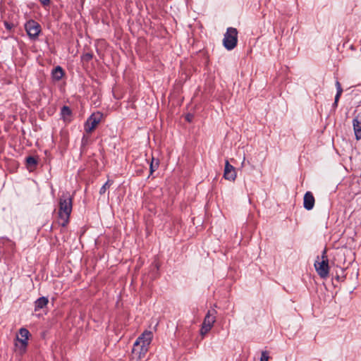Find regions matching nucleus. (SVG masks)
I'll list each match as a JSON object with an SVG mask.
<instances>
[{
	"label": "nucleus",
	"mask_w": 361,
	"mask_h": 361,
	"mask_svg": "<svg viewBox=\"0 0 361 361\" xmlns=\"http://www.w3.org/2000/svg\"><path fill=\"white\" fill-rule=\"evenodd\" d=\"M59 218L61 220L60 225L65 227L69 222L73 209V197L68 192H63L59 199Z\"/></svg>",
	"instance_id": "nucleus-1"
},
{
	"label": "nucleus",
	"mask_w": 361,
	"mask_h": 361,
	"mask_svg": "<svg viewBox=\"0 0 361 361\" xmlns=\"http://www.w3.org/2000/svg\"><path fill=\"white\" fill-rule=\"evenodd\" d=\"M238 31L236 28L229 27L224 35L223 45L228 51L235 49L238 44Z\"/></svg>",
	"instance_id": "nucleus-2"
},
{
	"label": "nucleus",
	"mask_w": 361,
	"mask_h": 361,
	"mask_svg": "<svg viewBox=\"0 0 361 361\" xmlns=\"http://www.w3.org/2000/svg\"><path fill=\"white\" fill-rule=\"evenodd\" d=\"M314 267L318 275L322 279H326L328 277L329 273V266L326 250L322 252V261L319 262L317 260L314 263Z\"/></svg>",
	"instance_id": "nucleus-3"
},
{
	"label": "nucleus",
	"mask_w": 361,
	"mask_h": 361,
	"mask_svg": "<svg viewBox=\"0 0 361 361\" xmlns=\"http://www.w3.org/2000/svg\"><path fill=\"white\" fill-rule=\"evenodd\" d=\"M148 350L149 348L146 347V345L135 342L132 349V358L135 360L145 359Z\"/></svg>",
	"instance_id": "nucleus-4"
},
{
	"label": "nucleus",
	"mask_w": 361,
	"mask_h": 361,
	"mask_svg": "<svg viewBox=\"0 0 361 361\" xmlns=\"http://www.w3.org/2000/svg\"><path fill=\"white\" fill-rule=\"evenodd\" d=\"M25 29L30 38L32 39H37L41 32L40 25L33 20H30L25 23Z\"/></svg>",
	"instance_id": "nucleus-5"
},
{
	"label": "nucleus",
	"mask_w": 361,
	"mask_h": 361,
	"mask_svg": "<svg viewBox=\"0 0 361 361\" xmlns=\"http://www.w3.org/2000/svg\"><path fill=\"white\" fill-rule=\"evenodd\" d=\"M103 114L100 112L92 114L85 124V130L87 133L93 131L101 121Z\"/></svg>",
	"instance_id": "nucleus-6"
},
{
	"label": "nucleus",
	"mask_w": 361,
	"mask_h": 361,
	"mask_svg": "<svg viewBox=\"0 0 361 361\" xmlns=\"http://www.w3.org/2000/svg\"><path fill=\"white\" fill-rule=\"evenodd\" d=\"M224 177L225 179L231 181H233L236 178L235 169L230 164L228 160L225 163Z\"/></svg>",
	"instance_id": "nucleus-7"
},
{
	"label": "nucleus",
	"mask_w": 361,
	"mask_h": 361,
	"mask_svg": "<svg viewBox=\"0 0 361 361\" xmlns=\"http://www.w3.org/2000/svg\"><path fill=\"white\" fill-rule=\"evenodd\" d=\"M152 332L151 331L146 330L136 339L135 342L140 343L143 345H146V347L149 348L152 341Z\"/></svg>",
	"instance_id": "nucleus-8"
},
{
	"label": "nucleus",
	"mask_w": 361,
	"mask_h": 361,
	"mask_svg": "<svg viewBox=\"0 0 361 361\" xmlns=\"http://www.w3.org/2000/svg\"><path fill=\"white\" fill-rule=\"evenodd\" d=\"M314 197L310 191L307 192L304 195L303 206L307 210H311L314 205Z\"/></svg>",
	"instance_id": "nucleus-9"
},
{
	"label": "nucleus",
	"mask_w": 361,
	"mask_h": 361,
	"mask_svg": "<svg viewBox=\"0 0 361 361\" xmlns=\"http://www.w3.org/2000/svg\"><path fill=\"white\" fill-rule=\"evenodd\" d=\"M216 310H209L204 319L202 324L207 326L208 327L212 328L214 322H216Z\"/></svg>",
	"instance_id": "nucleus-10"
},
{
	"label": "nucleus",
	"mask_w": 361,
	"mask_h": 361,
	"mask_svg": "<svg viewBox=\"0 0 361 361\" xmlns=\"http://www.w3.org/2000/svg\"><path fill=\"white\" fill-rule=\"evenodd\" d=\"M353 126L355 135V138L357 140L361 139V117L356 116L353 120Z\"/></svg>",
	"instance_id": "nucleus-11"
},
{
	"label": "nucleus",
	"mask_w": 361,
	"mask_h": 361,
	"mask_svg": "<svg viewBox=\"0 0 361 361\" xmlns=\"http://www.w3.org/2000/svg\"><path fill=\"white\" fill-rule=\"evenodd\" d=\"M48 302L49 299L47 297L42 296L39 298L35 302V311L37 312L44 308L48 305Z\"/></svg>",
	"instance_id": "nucleus-12"
},
{
	"label": "nucleus",
	"mask_w": 361,
	"mask_h": 361,
	"mask_svg": "<svg viewBox=\"0 0 361 361\" xmlns=\"http://www.w3.org/2000/svg\"><path fill=\"white\" fill-rule=\"evenodd\" d=\"M335 85L336 87V94L335 96L334 102L332 104V108L334 109L337 108L339 99L343 93V88L338 80L336 81Z\"/></svg>",
	"instance_id": "nucleus-13"
},
{
	"label": "nucleus",
	"mask_w": 361,
	"mask_h": 361,
	"mask_svg": "<svg viewBox=\"0 0 361 361\" xmlns=\"http://www.w3.org/2000/svg\"><path fill=\"white\" fill-rule=\"evenodd\" d=\"M64 74V71L60 66H57L51 71L52 78L56 81L61 80Z\"/></svg>",
	"instance_id": "nucleus-14"
},
{
	"label": "nucleus",
	"mask_w": 361,
	"mask_h": 361,
	"mask_svg": "<svg viewBox=\"0 0 361 361\" xmlns=\"http://www.w3.org/2000/svg\"><path fill=\"white\" fill-rule=\"evenodd\" d=\"M20 335L22 337L21 339H18V341L21 343L22 345L25 348L27 345V339L30 335V332L27 329L25 328H21L20 329Z\"/></svg>",
	"instance_id": "nucleus-15"
},
{
	"label": "nucleus",
	"mask_w": 361,
	"mask_h": 361,
	"mask_svg": "<svg viewBox=\"0 0 361 361\" xmlns=\"http://www.w3.org/2000/svg\"><path fill=\"white\" fill-rule=\"evenodd\" d=\"M159 165V159H154V158L152 159V161L149 165L150 169V173L152 174L154 171H156Z\"/></svg>",
	"instance_id": "nucleus-16"
},
{
	"label": "nucleus",
	"mask_w": 361,
	"mask_h": 361,
	"mask_svg": "<svg viewBox=\"0 0 361 361\" xmlns=\"http://www.w3.org/2000/svg\"><path fill=\"white\" fill-rule=\"evenodd\" d=\"M61 114L63 119H66L67 116H70L71 115V110L68 106H63L61 108Z\"/></svg>",
	"instance_id": "nucleus-17"
},
{
	"label": "nucleus",
	"mask_w": 361,
	"mask_h": 361,
	"mask_svg": "<svg viewBox=\"0 0 361 361\" xmlns=\"http://www.w3.org/2000/svg\"><path fill=\"white\" fill-rule=\"evenodd\" d=\"M26 162L29 166H36L37 164V160L35 157L30 156L26 158Z\"/></svg>",
	"instance_id": "nucleus-18"
},
{
	"label": "nucleus",
	"mask_w": 361,
	"mask_h": 361,
	"mask_svg": "<svg viewBox=\"0 0 361 361\" xmlns=\"http://www.w3.org/2000/svg\"><path fill=\"white\" fill-rule=\"evenodd\" d=\"M112 184V182L110 180H107L100 188L99 190V194L103 195L105 193L107 188H109Z\"/></svg>",
	"instance_id": "nucleus-19"
},
{
	"label": "nucleus",
	"mask_w": 361,
	"mask_h": 361,
	"mask_svg": "<svg viewBox=\"0 0 361 361\" xmlns=\"http://www.w3.org/2000/svg\"><path fill=\"white\" fill-rule=\"evenodd\" d=\"M211 329L212 328L208 327L207 326H206V325L202 324L201 329H200V334L202 336H204L205 334H207L211 330Z\"/></svg>",
	"instance_id": "nucleus-20"
},
{
	"label": "nucleus",
	"mask_w": 361,
	"mask_h": 361,
	"mask_svg": "<svg viewBox=\"0 0 361 361\" xmlns=\"http://www.w3.org/2000/svg\"><path fill=\"white\" fill-rule=\"evenodd\" d=\"M93 57V55L91 53H85V54L82 55V59L83 61H85L87 62L90 61Z\"/></svg>",
	"instance_id": "nucleus-21"
},
{
	"label": "nucleus",
	"mask_w": 361,
	"mask_h": 361,
	"mask_svg": "<svg viewBox=\"0 0 361 361\" xmlns=\"http://www.w3.org/2000/svg\"><path fill=\"white\" fill-rule=\"evenodd\" d=\"M269 360V355L267 351H262L260 361H268Z\"/></svg>",
	"instance_id": "nucleus-22"
},
{
	"label": "nucleus",
	"mask_w": 361,
	"mask_h": 361,
	"mask_svg": "<svg viewBox=\"0 0 361 361\" xmlns=\"http://www.w3.org/2000/svg\"><path fill=\"white\" fill-rule=\"evenodd\" d=\"M4 26L6 28V30L10 31V30H11L13 29V24L11 23H8L7 21H4Z\"/></svg>",
	"instance_id": "nucleus-23"
},
{
	"label": "nucleus",
	"mask_w": 361,
	"mask_h": 361,
	"mask_svg": "<svg viewBox=\"0 0 361 361\" xmlns=\"http://www.w3.org/2000/svg\"><path fill=\"white\" fill-rule=\"evenodd\" d=\"M345 278V276H340V275H336L334 278L335 280H336L337 281H344V279Z\"/></svg>",
	"instance_id": "nucleus-24"
},
{
	"label": "nucleus",
	"mask_w": 361,
	"mask_h": 361,
	"mask_svg": "<svg viewBox=\"0 0 361 361\" xmlns=\"http://www.w3.org/2000/svg\"><path fill=\"white\" fill-rule=\"evenodd\" d=\"M44 6H49L50 4V0H39Z\"/></svg>",
	"instance_id": "nucleus-25"
},
{
	"label": "nucleus",
	"mask_w": 361,
	"mask_h": 361,
	"mask_svg": "<svg viewBox=\"0 0 361 361\" xmlns=\"http://www.w3.org/2000/svg\"><path fill=\"white\" fill-rule=\"evenodd\" d=\"M185 119L188 122H191L192 121V115L191 114H188L186 116H185Z\"/></svg>",
	"instance_id": "nucleus-26"
},
{
	"label": "nucleus",
	"mask_w": 361,
	"mask_h": 361,
	"mask_svg": "<svg viewBox=\"0 0 361 361\" xmlns=\"http://www.w3.org/2000/svg\"><path fill=\"white\" fill-rule=\"evenodd\" d=\"M156 267H157V269H159V266L157 264L156 265Z\"/></svg>",
	"instance_id": "nucleus-27"
},
{
	"label": "nucleus",
	"mask_w": 361,
	"mask_h": 361,
	"mask_svg": "<svg viewBox=\"0 0 361 361\" xmlns=\"http://www.w3.org/2000/svg\"><path fill=\"white\" fill-rule=\"evenodd\" d=\"M245 160V158L244 157V158H243V164L244 163Z\"/></svg>",
	"instance_id": "nucleus-28"
}]
</instances>
